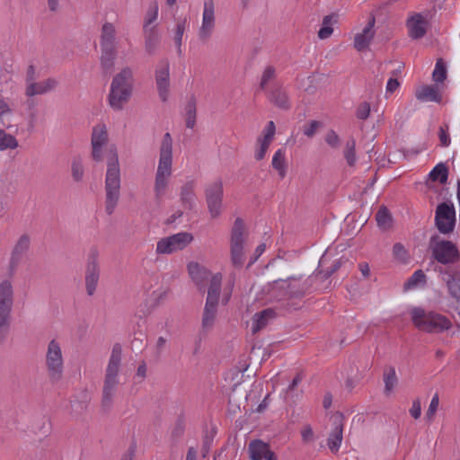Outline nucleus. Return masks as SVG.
<instances>
[{
    "mask_svg": "<svg viewBox=\"0 0 460 460\" xmlns=\"http://www.w3.org/2000/svg\"><path fill=\"white\" fill-rule=\"evenodd\" d=\"M316 277L290 276L269 282L266 290L270 298L277 301L301 300L314 290Z\"/></svg>",
    "mask_w": 460,
    "mask_h": 460,
    "instance_id": "obj_1",
    "label": "nucleus"
},
{
    "mask_svg": "<svg viewBox=\"0 0 460 460\" xmlns=\"http://www.w3.org/2000/svg\"><path fill=\"white\" fill-rule=\"evenodd\" d=\"M121 346L119 343H116L111 350L103 382L101 408L104 413L109 412L111 409L113 398L117 392L119 385L118 374L121 361Z\"/></svg>",
    "mask_w": 460,
    "mask_h": 460,
    "instance_id": "obj_2",
    "label": "nucleus"
},
{
    "mask_svg": "<svg viewBox=\"0 0 460 460\" xmlns=\"http://www.w3.org/2000/svg\"><path fill=\"white\" fill-rule=\"evenodd\" d=\"M111 157L107 163L105 178V211L111 215L119 199L120 170L116 148L110 149Z\"/></svg>",
    "mask_w": 460,
    "mask_h": 460,
    "instance_id": "obj_3",
    "label": "nucleus"
},
{
    "mask_svg": "<svg viewBox=\"0 0 460 460\" xmlns=\"http://www.w3.org/2000/svg\"><path fill=\"white\" fill-rule=\"evenodd\" d=\"M133 91V73L129 67H124L111 82L108 96L110 106L114 111H121L129 101Z\"/></svg>",
    "mask_w": 460,
    "mask_h": 460,
    "instance_id": "obj_4",
    "label": "nucleus"
},
{
    "mask_svg": "<svg viewBox=\"0 0 460 460\" xmlns=\"http://www.w3.org/2000/svg\"><path fill=\"white\" fill-rule=\"evenodd\" d=\"M411 316L414 326L428 333H440L452 327L451 321L445 315L421 307L412 308Z\"/></svg>",
    "mask_w": 460,
    "mask_h": 460,
    "instance_id": "obj_5",
    "label": "nucleus"
},
{
    "mask_svg": "<svg viewBox=\"0 0 460 460\" xmlns=\"http://www.w3.org/2000/svg\"><path fill=\"white\" fill-rule=\"evenodd\" d=\"M101 46V67L105 74L111 73L114 67L118 56V40L116 29L111 22H105L102 27L100 37Z\"/></svg>",
    "mask_w": 460,
    "mask_h": 460,
    "instance_id": "obj_6",
    "label": "nucleus"
},
{
    "mask_svg": "<svg viewBox=\"0 0 460 460\" xmlns=\"http://www.w3.org/2000/svg\"><path fill=\"white\" fill-rule=\"evenodd\" d=\"M429 249L434 260L442 267H460V252L453 242L434 234L429 239Z\"/></svg>",
    "mask_w": 460,
    "mask_h": 460,
    "instance_id": "obj_7",
    "label": "nucleus"
},
{
    "mask_svg": "<svg viewBox=\"0 0 460 460\" xmlns=\"http://www.w3.org/2000/svg\"><path fill=\"white\" fill-rule=\"evenodd\" d=\"M13 305V285L5 279L0 283V345L4 342L9 332Z\"/></svg>",
    "mask_w": 460,
    "mask_h": 460,
    "instance_id": "obj_8",
    "label": "nucleus"
},
{
    "mask_svg": "<svg viewBox=\"0 0 460 460\" xmlns=\"http://www.w3.org/2000/svg\"><path fill=\"white\" fill-rule=\"evenodd\" d=\"M244 223L237 217L232 227L230 238V260L234 268L240 270L245 262L244 254Z\"/></svg>",
    "mask_w": 460,
    "mask_h": 460,
    "instance_id": "obj_9",
    "label": "nucleus"
},
{
    "mask_svg": "<svg viewBox=\"0 0 460 460\" xmlns=\"http://www.w3.org/2000/svg\"><path fill=\"white\" fill-rule=\"evenodd\" d=\"M435 226L442 234H450L454 232L456 223V208L451 201L439 203L435 211Z\"/></svg>",
    "mask_w": 460,
    "mask_h": 460,
    "instance_id": "obj_10",
    "label": "nucleus"
},
{
    "mask_svg": "<svg viewBox=\"0 0 460 460\" xmlns=\"http://www.w3.org/2000/svg\"><path fill=\"white\" fill-rule=\"evenodd\" d=\"M46 367L52 383H57L63 376V357L59 343L56 340L49 341L46 354Z\"/></svg>",
    "mask_w": 460,
    "mask_h": 460,
    "instance_id": "obj_11",
    "label": "nucleus"
},
{
    "mask_svg": "<svg viewBox=\"0 0 460 460\" xmlns=\"http://www.w3.org/2000/svg\"><path fill=\"white\" fill-rule=\"evenodd\" d=\"M100 274L99 251L96 247H92L87 256L84 273L85 289L88 296H93L95 293Z\"/></svg>",
    "mask_w": 460,
    "mask_h": 460,
    "instance_id": "obj_12",
    "label": "nucleus"
},
{
    "mask_svg": "<svg viewBox=\"0 0 460 460\" xmlns=\"http://www.w3.org/2000/svg\"><path fill=\"white\" fill-rule=\"evenodd\" d=\"M193 239L191 234L181 232L161 239L156 245L159 254H170L184 249Z\"/></svg>",
    "mask_w": 460,
    "mask_h": 460,
    "instance_id": "obj_13",
    "label": "nucleus"
},
{
    "mask_svg": "<svg viewBox=\"0 0 460 460\" xmlns=\"http://www.w3.org/2000/svg\"><path fill=\"white\" fill-rule=\"evenodd\" d=\"M224 190L220 179L207 185L205 189L206 202L211 217L216 218L221 214Z\"/></svg>",
    "mask_w": 460,
    "mask_h": 460,
    "instance_id": "obj_14",
    "label": "nucleus"
},
{
    "mask_svg": "<svg viewBox=\"0 0 460 460\" xmlns=\"http://www.w3.org/2000/svg\"><path fill=\"white\" fill-rule=\"evenodd\" d=\"M444 282H446L449 295L460 303V267H436Z\"/></svg>",
    "mask_w": 460,
    "mask_h": 460,
    "instance_id": "obj_15",
    "label": "nucleus"
},
{
    "mask_svg": "<svg viewBox=\"0 0 460 460\" xmlns=\"http://www.w3.org/2000/svg\"><path fill=\"white\" fill-rule=\"evenodd\" d=\"M172 138L170 133H165L160 146V157L156 174L169 177L172 173Z\"/></svg>",
    "mask_w": 460,
    "mask_h": 460,
    "instance_id": "obj_16",
    "label": "nucleus"
},
{
    "mask_svg": "<svg viewBox=\"0 0 460 460\" xmlns=\"http://www.w3.org/2000/svg\"><path fill=\"white\" fill-rule=\"evenodd\" d=\"M215 28V4L213 0L204 1V10L202 14V23L199 30V38L202 41H207Z\"/></svg>",
    "mask_w": 460,
    "mask_h": 460,
    "instance_id": "obj_17",
    "label": "nucleus"
},
{
    "mask_svg": "<svg viewBox=\"0 0 460 460\" xmlns=\"http://www.w3.org/2000/svg\"><path fill=\"white\" fill-rule=\"evenodd\" d=\"M170 64L167 59L161 60L155 70V83L159 97L162 102H166L170 86Z\"/></svg>",
    "mask_w": 460,
    "mask_h": 460,
    "instance_id": "obj_18",
    "label": "nucleus"
},
{
    "mask_svg": "<svg viewBox=\"0 0 460 460\" xmlns=\"http://www.w3.org/2000/svg\"><path fill=\"white\" fill-rule=\"evenodd\" d=\"M333 429L327 439V445L332 453H337L343 438V414L336 411L332 416Z\"/></svg>",
    "mask_w": 460,
    "mask_h": 460,
    "instance_id": "obj_19",
    "label": "nucleus"
},
{
    "mask_svg": "<svg viewBox=\"0 0 460 460\" xmlns=\"http://www.w3.org/2000/svg\"><path fill=\"white\" fill-rule=\"evenodd\" d=\"M31 238L27 234H22L15 243L10 257L9 267L11 270H16L22 259L29 252Z\"/></svg>",
    "mask_w": 460,
    "mask_h": 460,
    "instance_id": "obj_20",
    "label": "nucleus"
},
{
    "mask_svg": "<svg viewBox=\"0 0 460 460\" xmlns=\"http://www.w3.org/2000/svg\"><path fill=\"white\" fill-rule=\"evenodd\" d=\"M248 453L251 460H278L270 445L261 439H253L249 443Z\"/></svg>",
    "mask_w": 460,
    "mask_h": 460,
    "instance_id": "obj_21",
    "label": "nucleus"
},
{
    "mask_svg": "<svg viewBox=\"0 0 460 460\" xmlns=\"http://www.w3.org/2000/svg\"><path fill=\"white\" fill-rule=\"evenodd\" d=\"M268 99L271 104L282 111L291 108L288 91L282 84H274L268 92Z\"/></svg>",
    "mask_w": 460,
    "mask_h": 460,
    "instance_id": "obj_22",
    "label": "nucleus"
},
{
    "mask_svg": "<svg viewBox=\"0 0 460 460\" xmlns=\"http://www.w3.org/2000/svg\"><path fill=\"white\" fill-rule=\"evenodd\" d=\"M408 34L413 40H419L427 33L428 22L421 13H414L407 20Z\"/></svg>",
    "mask_w": 460,
    "mask_h": 460,
    "instance_id": "obj_23",
    "label": "nucleus"
},
{
    "mask_svg": "<svg viewBox=\"0 0 460 460\" xmlns=\"http://www.w3.org/2000/svg\"><path fill=\"white\" fill-rule=\"evenodd\" d=\"M376 23L375 16L372 14L367 22V24L364 28L362 33L357 34L354 39V47L358 51H363L368 48L375 31L373 30Z\"/></svg>",
    "mask_w": 460,
    "mask_h": 460,
    "instance_id": "obj_24",
    "label": "nucleus"
},
{
    "mask_svg": "<svg viewBox=\"0 0 460 460\" xmlns=\"http://www.w3.org/2000/svg\"><path fill=\"white\" fill-rule=\"evenodd\" d=\"M58 84V82L55 78H48L41 82H31L27 84L25 89V94L28 97L34 95L45 94L49 92L53 91Z\"/></svg>",
    "mask_w": 460,
    "mask_h": 460,
    "instance_id": "obj_25",
    "label": "nucleus"
},
{
    "mask_svg": "<svg viewBox=\"0 0 460 460\" xmlns=\"http://www.w3.org/2000/svg\"><path fill=\"white\" fill-rule=\"evenodd\" d=\"M276 312L272 308H266L256 313L252 319V332L255 334L264 329L270 321L276 318Z\"/></svg>",
    "mask_w": 460,
    "mask_h": 460,
    "instance_id": "obj_26",
    "label": "nucleus"
},
{
    "mask_svg": "<svg viewBox=\"0 0 460 460\" xmlns=\"http://www.w3.org/2000/svg\"><path fill=\"white\" fill-rule=\"evenodd\" d=\"M415 97L420 102H434L438 103L442 102V95L437 84L421 86L416 91Z\"/></svg>",
    "mask_w": 460,
    "mask_h": 460,
    "instance_id": "obj_27",
    "label": "nucleus"
},
{
    "mask_svg": "<svg viewBox=\"0 0 460 460\" xmlns=\"http://www.w3.org/2000/svg\"><path fill=\"white\" fill-rule=\"evenodd\" d=\"M187 269L190 277L197 286H202L210 276V271L198 262H190Z\"/></svg>",
    "mask_w": 460,
    "mask_h": 460,
    "instance_id": "obj_28",
    "label": "nucleus"
},
{
    "mask_svg": "<svg viewBox=\"0 0 460 460\" xmlns=\"http://www.w3.org/2000/svg\"><path fill=\"white\" fill-rule=\"evenodd\" d=\"M13 114V110L9 103L3 98L0 97V128H6L7 130L14 129L17 131V126L13 125L10 122V117Z\"/></svg>",
    "mask_w": 460,
    "mask_h": 460,
    "instance_id": "obj_29",
    "label": "nucleus"
},
{
    "mask_svg": "<svg viewBox=\"0 0 460 460\" xmlns=\"http://www.w3.org/2000/svg\"><path fill=\"white\" fill-rule=\"evenodd\" d=\"M194 181H187L181 190V201L184 208L191 209L195 203Z\"/></svg>",
    "mask_w": 460,
    "mask_h": 460,
    "instance_id": "obj_30",
    "label": "nucleus"
},
{
    "mask_svg": "<svg viewBox=\"0 0 460 460\" xmlns=\"http://www.w3.org/2000/svg\"><path fill=\"white\" fill-rule=\"evenodd\" d=\"M144 31L145 35V49L147 54L153 55L159 43V35L155 26Z\"/></svg>",
    "mask_w": 460,
    "mask_h": 460,
    "instance_id": "obj_31",
    "label": "nucleus"
},
{
    "mask_svg": "<svg viewBox=\"0 0 460 460\" xmlns=\"http://www.w3.org/2000/svg\"><path fill=\"white\" fill-rule=\"evenodd\" d=\"M196 98L192 94L189 97L187 104L185 106V116H186V127L193 128L196 124Z\"/></svg>",
    "mask_w": 460,
    "mask_h": 460,
    "instance_id": "obj_32",
    "label": "nucleus"
},
{
    "mask_svg": "<svg viewBox=\"0 0 460 460\" xmlns=\"http://www.w3.org/2000/svg\"><path fill=\"white\" fill-rule=\"evenodd\" d=\"M5 130L6 128H0V151L17 148L19 146L18 140Z\"/></svg>",
    "mask_w": 460,
    "mask_h": 460,
    "instance_id": "obj_33",
    "label": "nucleus"
},
{
    "mask_svg": "<svg viewBox=\"0 0 460 460\" xmlns=\"http://www.w3.org/2000/svg\"><path fill=\"white\" fill-rule=\"evenodd\" d=\"M429 177L432 181H439L441 184H445L448 179V169L443 163H439L431 170Z\"/></svg>",
    "mask_w": 460,
    "mask_h": 460,
    "instance_id": "obj_34",
    "label": "nucleus"
},
{
    "mask_svg": "<svg viewBox=\"0 0 460 460\" xmlns=\"http://www.w3.org/2000/svg\"><path fill=\"white\" fill-rule=\"evenodd\" d=\"M427 277L422 270H416L403 284L404 290H410L417 288L420 284L425 285Z\"/></svg>",
    "mask_w": 460,
    "mask_h": 460,
    "instance_id": "obj_35",
    "label": "nucleus"
},
{
    "mask_svg": "<svg viewBox=\"0 0 460 460\" xmlns=\"http://www.w3.org/2000/svg\"><path fill=\"white\" fill-rule=\"evenodd\" d=\"M108 141V133L104 125L93 128L92 133V146H104Z\"/></svg>",
    "mask_w": 460,
    "mask_h": 460,
    "instance_id": "obj_36",
    "label": "nucleus"
},
{
    "mask_svg": "<svg viewBox=\"0 0 460 460\" xmlns=\"http://www.w3.org/2000/svg\"><path fill=\"white\" fill-rule=\"evenodd\" d=\"M376 220L379 227L384 230L390 228L392 225V216L388 208L381 207L376 214Z\"/></svg>",
    "mask_w": 460,
    "mask_h": 460,
    "instance_id": "obj_37",
    "label": "nucleus"
},
{
    "mask_svg": "<svg viewBox=\"0 0 460 460\" xmlns=\"http://www.w3.org/2000/svg\"><path fill=\"white\" fill-rule=\"evenodd\" d=\"M272 167L279 172L280 178H284L286 176V162L284 152L281 149L276 151L272 158Z\"/></svg>",
    "mask_w": 460,
    "mask_h": 460,
    "instance_id": "obj_38",
    "label": "nucleus"
},
{
    "mask_svg": "<svg viewBox=\"0 0 460 460\" xmlns=\"http://www.w3.org/2000/svg\"><path fill=\"white\" fill-rule=\"evenodd\" d=\"M187 25V18L179 19L177 21L175 34H174V43L177 47L178 55H181V44H182V36L186 30Z\"/></svg>",
    "mask_w": 460,
    "mask_h": 460,
    "instance_id": "obj_39",
    "label": "nucleus"
},
{
    "mask_svg": "<svg viewBox=\"0 0 460 460\" xmlns=\"http://www.w3.org/2000/svg\"><path fill=\"white\" fill-rule=\"evenodd\" d=\"M447 76V70L446 63L442 58H438L435 65V69L432 73V79L436 84L443 83Z\"/></svg>",
    "mask_w": 460,
    "mask_h": 460,
    "instance_id": "obj_40",
    "label": "nucleus"
},
{
    "mask_svg": "<svg viewBox=\"0 0 460 460\" xmlns=\"http://www.w3.org/2000/svg\"><path fill=\"white\" fill-rule=\"evenodd\" d=\"M167 178L168 177H166V176L155 174L154 190H155V199H156L157 203H160L163 196L165 193V190H166L167 183H168Z\"/></svg>",
    "mask_w": 460,
    "mask_h": 460,
    "instance_id": "obj_41",
    "label": "nucleus"
},
{
    "mask_svg": "<svg viewBox=\"0 0 460 460\" xmlns=\"http://www.w3.org/2000/svg\"><path fill=\"white\" fill-rule=\"evenodd\" d=\"M397 376L394 367H391L384 375L385 393L390 394L397 384Z\"/></svg>",
    "mask_w": 460,
    "mask_h": 460,
    "instance_id": "obj_42",
    "label": "nucleus"
},
{
    "mask_svg": "<svg viewBox=\"0 0 460 460\" xmlns=\"http://www.w3.org/2000/svg\"><path fill=\"white\" fill-rule=\"evenodd\" d=\"M217 310V306H208L205 305L202 317V327L204 329L210 328L213 325Z\"/></svg>",
    "mask_w": 460,
    "mask_h": 460,
    "instance_id": "obj_43",
    "label": "nucleus"
},
{
    "mask_svg": "<svg viewBox=\"0 0 460 460\" xmlns=\"http://www.w3.org/2000/svg\"><path fill=\"white\" fill-rule=\"evenodd\" d=\"M356 141L354 138H350L347 141L345 150H344V157L347 161V164L349 166H353L356 163V152H355Z\"/></svg>",
    "mask_w": 460,
    "mask_h": 460,
    "instance_id": "obj_44",
    "label": "nucleus"
},
{
    "mask_svg": "<svg viewBox=\"0 0 460 460\" xmlns=\"http://www.w3.org/2000/svg\"><path fill=\"white\" fill-rule=\"evenodd\" d=\"M276 78V69L272 66H267L262 72L260 82V89L266 90L268 84Z\"/></svg>",
    "mask_w": 460,
    "mask_h": 460,
    "instance_id": "obj_45",
    "label": "nucleus"
},
{
    "mask_svg": "<svg viewBox=\"0 0 460 460\" xmlns=\"http://www.w3.org/2000/svg\"><path fill=\"white\" fill-rule=\"evenodd\" d=\"M72 177L75 181H81L84 176V166L79 157L74 158L71 164Z\"/></svg>",
    "mask_w": 460,
    "mask_h": 460,
    "instance_id": "obj_46",
    "label": "nucleus"
},
{
    "mask_svg": "<svg viewBox=\"0 0 460 460\" xmlns=\"http://www.w3.org/2000/svg\"><path fill=\"white\" fill-rule=\"evenodd\" d=\"M222 276L217 273L212 276L209 283L208 294L219 296L221 290Z\"/></svg>",
    "mask_w": 460,
    "mask_h": 460,
    "instance_id": "obj_47",
    "label": "nucleus"
},
{
    "mask_svg": "<svg viewBox=\"0 0 460 460\" xmlns=\"http://www.w3.org/2000/svg\"><path fill=\"white\" fill-rule=\"evenodd\" d=\"M257 143L259 145V147L255 151V159L257 161H261L264 158L265 154L271 142L262 138L261 137H259L257 139Z\"/></svg>",
    "mask_w": 460,
    "mask_h": 460,
    "instance_id": "obj_48",
    "label": "nucleus"
},
{
    "mask_svg": "<svg viewBox=\"0 0 460 460\" xmlns=\"http://www.w3.org/2000/svg\"><path fill=\"white\" fill-rule=\"evenodd\" d=\"M394 257L402 261L406 262L408 261V252L401 243H396L393 247Z\"/></svg>",
    "mask_w": 460,
    "mask_h": 460,
    "instance_id": "obj_49",
    "label": "nucleus"
},
{
    "mask_svg": "<svg viewBox=\"0 0 460 460\" xmlns=\"http://www.w3.org/2000/svg\"><path fill=\"white\" fill-rule=\"evenodd\" d=\"M157 16H158V5L156 3H155L146 13L143 30L150 29L151 27H149V25L151 23H153L157 19Z\"/></svg>",
    "mask_w": 460,
    "mask_h": 460,
    "instance_id": "obj_50",
    "label": "nucleus"
},
{
    "mask_svg": "<svg viewBox=\"0 0 460 460\" xmlns=\"http://www.w3.org/2000/svg\"><path fill=\"white\" fill-rule=\"evenodd\" d=\"M342 259L336 260L332 262V266L326 270H320L319 274H323L324 279L330 278L334 272H336L342 265Z\"/></svg>",
    "mask_w": 460,
    "mask_h": 460,
    "instance_id": "obj_51",
    "label": "nucleus"
},
{
    "mask_svg": "<svg viewBox=\"0 0 460 460\" xmlns=\"http://www.w3.org/2000/svg\"><path fill=\"white\" fill-rule=\"evenodd\" d=\"M322 126V123L318 120H311L307 125L303 128V133L307 137H313L317 129Z\"/></svg>",
    "mask_w": 460,
    "mask_h": 460,
    "instance_id": "obj_52",
    "label": "nucleus"
},
{
    "mask_svg": "<svg viewBox=\"0 0 460 460\" xmlns=\"http://www.w3.org/2000/svg\"><path fill=\"white\" fill-rule=\"evenodd\" d=\"M438 404H439V397H438V394H435L431 399L429 409L426 412V418L428 419L429 421H431L433 420L435 413L438 410Z\"/></svg>",
    "mask_w": 460,
    "mask_h": 460,
    "instance_id": "obj_53",
    "label": "nucleus"
},
{
    "mask_svg": "<svg viewBox=\"0 0 460 460\" xmlns=\"http://www.w3.org/2000/svg\"><path fill=\"white\" fill-rule=\"evenodd\" d=\"M325 142L332 148H339L341 146V139L333 129H330L325 136Z\"/></svg>",
    "mask_w": 460,
    "mask_h": 460,
    "instance_id": "obj_54",
    "label": "nucleus"
},
{
    "mask_svg": "<svg viewBox=\"0 0 460 460\" xmlns=\"http://www.w3.org/2000/svg\"><path fill=\"white\" fill-rule=\"evenodd\" d=\"M448 125L445 124L439 128L438 137L442 146H448L450 145V137L448 134Z\"/></svg>",
    "mask_w": 460,
    "mask_h": 460,
    "instance_id": "obj_55",
    "label": "nucleus"
},
{
    "mask_svg": "<svg viewBox=\"0 0 460 460\" xmlns=\"http://www.w3.org/2000/svg\"><path fill=\"white\" fill-rule=\"evenodd\" d=\"M370 114V105L368 102H362L357 109V118L359 119H367Z\"/></svg>",
    "mask_w": 460,
    "mask_h": 460,
    "instance_id": "obj_56",
    "label": "nucleus"
},
{
    "mask_svg": "<svg viewBox=\"0 0 460 460\" xmlns=\"http://www.w3.org/2000/svg\"><path fill=\"white\" fill-rule=\"evenodd\" d=\"M276 131L275 124L272 120L269 121L265 129L263 130L262 138L272 141Z\"/></svg>",
    "mask_w": 460,
    "mask_h": 460,
    "instance_id": "obj_57",
    "label": "nucleus"
},
{
    "mask_svg": "<svg viewBox=\"0 0 460 460\" xmlns=\"http://www.w3.org/2000/svg\"><path fill=\"white\" fill-rule=\"evenodd\" d=\"M410 414L415 420L419 419L421 415V404L419 398L415 399L412 402V406L410 409Z\"/></svg>",
    "mask_w": 460,
    "mask_h": 460,
    "instance_id": "obj_58",
    "label": "nucleus"
},
{
    "mask_svg": "<svg viewBox=\"0 0 460 460\" xmlns=\"http://www.w3.org/2000/svg\"><path fill=\"white\" fill-rule=\"evenodd\" d=\"M184 432V420L182 418H179L175 423V426L172 431L173 438H180Z\"/></svg>",
    "mask_w": 460,
    "mask_h": 460,
    "instance_id": "obj_59",
    "label": "nucleus"
},
{
    "mask_svg": "<svg viewBox=\"0 0 460 460\" xmlns=\"http://www.w3.org/2000/svg\"><path fill=\"white\" fill-rule=\"evenodd\" d=\"M265 244L264 243H261L260 245L257 246V248L255 249V252L253 253V255L250 258V261L247 264V269L250 268L257 260L258 258L263 253V252L265 251Z\"/></svg>",
    "mask_w": 460,
    "mask_h": 460,
    "instance_id": "obj_60",
    "label": "nucleus"
},
{
    "mask_svg": "<svg viewBox=\"0 0 460 460\" xmlns=\"http://www.w3.org/2000/svg\"><path fill=\"white\" fill-rule=\"evenodd\" d=\"M136 450L137 445L135 442H132L127 452L122 456L121 460H133Z\"/></svg>",
    "mask_w": 460,
    "mask_h": 460,
    "instance_id": "obj_61",
    "label": "nucleus"
},
{
    "mask_svg": "<svg viewBox=\"0 0 460 460\" xmlns=\"http://www.w3.org/2000/svg\"><path fill=\"white\" fill-rule=\"evenodd\" d=\"M103 146H92V157L96 162L102 160V148Z\"/></svg>",
    "mask_w": 460,
    "mask_h": 460,
    "instance_id": "obj_62",
    "label": "nucleus"
},
{
    "mask_svg": "<svg viewBox=\"0 0 460 460\" xmlns=\"http://www.w3.org/2000/svg\"><path fill=\"white\" fill-rule=\"evenodd\" d=\"M333 31L331 26H323L318 31V37L322 40L329 38Z\"/></svg>",
    "mask_w": 460,
    "mask_h": 460,
    "instance_id": "obj_63",
    "label": "nucleus"
},
{
    "mask_svg": "<svg viewBox=\"0 0 460 460\" xmlns=\"http://www.w3.org/2000/svg\"><path fill=\"white\" fill-rule=\"evenodd\" d=\"M400 84L397 79L390 78L387 82L386 92L393 93L398 87Z\"/></svg>",
    "mask_w": 460,
    "mask_h": 460,
    "instance_id": "obj_64",
    "label": "nucleus"
}]
</instances>
